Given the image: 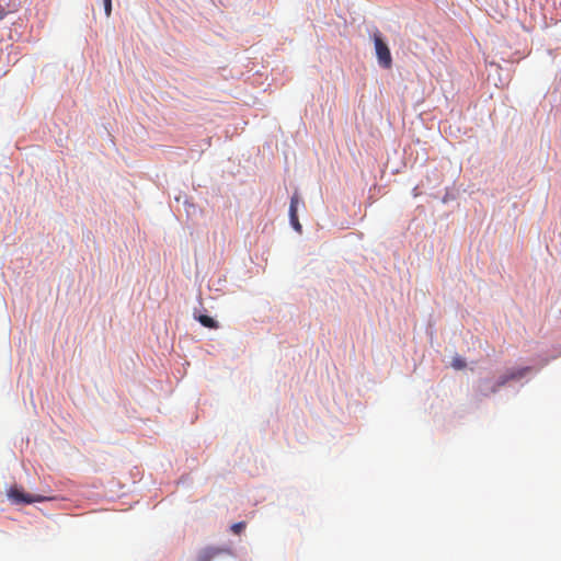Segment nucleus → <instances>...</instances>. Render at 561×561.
Segmentation results:
<instances>
[{"label": "nucleus", "instance_id": "nucleus-10", "mask_svg": "<svg viewBox=\"0 0 561 561\" xmlns=\"http://www.w3.org/2000/svg\"><path fill=\"white\" fill-rule=\"evenodd\" d=\"M104 11L106 16L108 18L112 12V0H104Z\"/></svg>", "mask_w": 561, "mask_h": 561}, {"label": "nucleus", "instance_id": "nucleus-1", "mask_svg": "<svg viewBox=\"0 0 561 561\" xmlns=\"http://www.w3.org/2000/svg\"><path fill=\"white\" fill-rule=\"evenodd\" d=\"M374 43L379 65L389 69L392 65L390 49L378 32L374 34Z\"/></svg>", "mask_w": 561, "mask_h": 561}, {"label": "nucleus", "instance_id": "nucleus-3", "mask_svg": "<svg viewBox=\"0 0 561 561\" xmlns=\"http://www.w3.org/2000/svg\"><path fill=\"white\" fill-rule=\"evenodd\" d=\"M222 553L231 554L230 548H227V547H222V548H219V547H207V548L203 549L199 552L197 560L198 561H210L215 557H217L219 554H222Z\"/></svg>", "mask_w": 561, "mask_h": 561}, {"label": "nucleus", "instance_id": "nucleus-4", "mask_svg": "<svg viewBox=\"0 0 561 561\" xmlns=\"http://www.w3.org/2000/svg\"><path fill=\"white\" fill-rule=\"evenodd\" d=\"M529 370V368H522V369H517V370H511L508 371L507 374H505L504 376H502L499 381L496 382V385L491 389V392H495L500 387L504 386L507 381L510 380H513V379H519L522 377H524V375Z\"/></svg>", "mask_w": 561, "mask_h": 561}, {"label": "nucleus", "instance_id": "nucleus-8", "mask_svg": "<svg viewBox=\"0 0 561 561\" xmlns=\"http://www.w3.org/2000/svg\"><path fill=\"white\" fill-rule=\"evenodd\" d=\"M289 217H290V222L293 225V227L295 228V230L297 231H301V225L298 220V215L297 213H295V216L293 215V213H289Z\"/></svg>", "mask_w": 561, "mask_h": 561}, {"label": "nucleus", "instance_id": "nucleus-7", "mask_svg": "<svg viewBox=\"0 0 561 561\" xmlns=\"http://www.w3.org/2000/svg\"><path fill=\"white\" fill-rule=\"evenodd\" d=\"M451 366L455 369H462V368L466 367V362H465L463 358H461L459 356H456V357L453 358Z\"/></svg>", "mask_w": 561, "mask_h": 561}, {"label": "nucleus", "instance_id": "nucleus-5", "mask_svg": "<svg viewBox=\"0 0 561 561\" xmlns=\"http://www.w3.org/2000/svg\"><path fill=\"white\" fill-rule=\"evenodd\" d=\"M198 322L204 325L205 328H209V329H217L218 328V323L217 321H215L211 317L209 316H206V314H202L197 318Z\"/></svg>", "mask_w": 561, "mask_h": 561}, {"label": "nucleus", "instance_id": "nucleus-2", "mask_svg": "<svg viewBox=\"0 0 561 561\" xmlns=\"http://www.w3.org/2000/svg\"><path fill=\"white\" fill-rule=\"evenodd\" d=\"M8 497L15 504H31L47 500L45 496L25 493L22 489L13 486L8 491Z\"/></svg>", "mask_w": 561, "mask_h": 561}, {"label": "nucleus", "instance_id": "nucleus-6", "mask_svg": "<svg viewBox=\"0 0 561 561\" xmlns=\"http://www.w3.org/2000/svg\"><path fill=\"white\" fill-rule=\"evenodd\" d=\"M299 204V196L297 193H295L290 198V206H289V213H293L295 216V213H297V207Z\"/></svg>", "mask_w": 561, "mask_h": 561}, {"label": "nucleus", "instance_id": "nucleus-9", "mask_svg": "<svg viewBox=\"0 0 561 561\" xmlns=\"http://www.w3.org/2000/svg\"><path fill=\"white\" fill-rule=\"evenodd\" d=\"M244 528H245L244 522H239L231 526V530L237 535L240 534Z\"/></svg>", "mask_w": 561, "mask_h": 561}]
</instances>
